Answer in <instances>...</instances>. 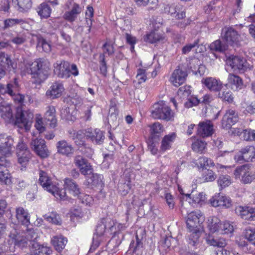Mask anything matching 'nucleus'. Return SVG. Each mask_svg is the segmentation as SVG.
<instances>
[{
  "label": "nucleus",
  "instance_id": "f257e3e1",
  "mask_svg": "<svg viewBox=\"0 0 255 255\" xmlns=\"http://www.w3.org/2000/svg\"><path fill=\"white\" fill-rule=\"evenodd\" d=\"M50 64L43 59H37L30 66L29 71L36 84H40L48 77Z\"/></svg>",
  "mask_w": 255,
  "mask_h": 255
},
{
  "label": "nucleus",
  "instance_id": "f03ea898",
  "mask_svg": "<svg viewBox=\"0 0 255 255\" xmlns=\"http://www.w3.org/2000/svg\"><path fill=\"white\" fill-rule=\"evenodd\" d=\"M205 217L199 211L191 212L187 215L186 224L189 231L192 233L190 238L194 242L200 237Z\"/></svg>",
  "mask_w": 255,
  "mask_h": 255
},
{
  "label": "nucleus",
  "instance_id": "7ed1b4c3",
  "mask_svg": "<svg viewBox=\"0 0 255 255\" xmlns=\"http://www.w3.org/2000/svg\"><path fill=\"white\" fill-rule=\"evenodd\" d=\"M39 183L44 190L51 193L55 198L60 200H69L66 194V191L63 189H59L52 184L51 178L47 173L43 171H39Z\"/></svg>",
  "mask_w": 255,
  "mask_h": 255
},
{
  "label": "nucleus",
  "instance_id": "20e7f679",
  "mask_svg": "<svg viewBox=\"0 0 255 255\" xmlns=\"http://www.w3.org/2000/svg\"><path fill=\"white\" fill-rule=\"evenodd\" d=\"M150 113L153 118L166 122L173 120L174 118L173 112L163 101L155 103L150 108Z\"/></svg>",
  "mask_w": 255,
  "mask_h": 255
},
{
  "label": "nucleus",
  "instance_id": "39448f33",
  "mask_svg": "<svg viewBox=\"0 0 255 255\" xmlns=\"http://www.w3.org/2000/svg\"><path fill=\"white\" fill-rule=\"evenodd\" d=\"M236 179H240L241 182L244 184L251 183L255 179V174L250 171L248 164L237 167L234 172Z\"/></svg>",
  "mask_w": 255,
  "mask_h": 255
},
{
  "label": "nucleus",
  "instance_id": "423d86ee",
  "mask_svg": "<svg viewBox=\"0 0 255 255\" xmlns=\"http://www.w3.org/2000/svg\"><path fill=\"white\" fill-rule=\"evenodd\" d=\"M30 147L32 150L41 158H45L49 155V151L46 144V142L41 138L32 139L30 142Z\"/></svg>",
  "mask_w": 255,
  "mask_h": 255
},
{
  "label": "nucleus",
  "instance_id": "0eeeda50",
  "mask_svg": "<svg viewBox=\"0 0 255 255\" xmlns=\"http://www.w3.org/2000/svg\"><path fill=\"white\" fill-rule=\"evenodd\" d=\"M33 119V114L29 110H21L17 112L15 117V124L19 127H24L25 130H29Z\"/></svg>",
  "mask_w": 255,
  "mask_h": 255
},
{
  "label": "nucleus",
  "instance_id": "6e6552de",
  "mask_svg": "<svg viewBox=\"0 0 255 255\" xmlns=\"http://www.w3.org/2000/svg\"><path fill=\"white\" fill-rule=\"evenodd\" d=\"M226 62L234 71L244 72L248 67L246 60L240 56L231 55L227 59Z\"/></svg>",
  "mask_w": 255,
  "mask_h": 255
},
{
  "label": "nucleus",
  "instance_id": "1a4fd4ad",
  "mask_svg": "<svg viewBox=\"0 0 255 255\" xmlns=\"http://www.w3.org/2000/svg\"><path fill=\"white\" fill-rule=\"evenodd\" d=\"M145 236L144 230L139 229L136 233V242L132 241L129 245L128 252L135 255H141L143 253V246L142 240Z\"/></svg>",
  "mask_w": 255,
  "mask_h": 255
},
{
  "label": "nucleus",
  "instance_id": "9d476101",
  "mask_svg": "<svg viewBox=\"0 0 255 255\" xmlns=\"http://www.w3.org/2000/svg\"><path fill=\"white\" fill-rule=\"evenodd\" d=\"M54 73L60 78L67 79L70 76V64L66 61H61L54 64Z\"/></svg>",
  "mask_w": 255,
  "mask_h": 255
},
{
  "label": "nucleus",
  "instance_id": "9b49d317",
  "mask_svg": "<svg viewBox=\"0 0 255 255\" xmlns=\"http://www.w3.org/2000/svg\"><path fill=\"white\" fill-rule=\"evenodd\" d=\"M223 38L228 44L238 45L240 42V35L232 27H225L223 30Z\"/></svg>",
  "mask_w": 255,
  "mask_h": 255
},
{
  "label": "nucleus",
  "instance_id": "f8f14e48",
  "mask_svg": "<svg viewBox=\"0 0 255 255\" xmlns=\"http://www.w3.org/2000/svg\"><path fill=\"white\" fill-rule=\"evenodd\" d=\"M13 140L10 136L4 133L0 134V153L5 156L11 154Z\"/></svg>",
  "mask_w": 255,
  "mask_h": 255
},
{
  "label": "nucleus",
  "instance_id": "ddd939ff",
  "mask_svg": "<svg viewBox=\"0 0 255 255\" xmlns=\"http://www.w3.org/2000/svg\"><path fill=\"white\" fill-rule=\"evenodd\" d=\"M115 225L114 221L112 220L111 219L109 218H103L97 225L94 235L102 237L107 229H109L111 232L116 233V231H114Z\"/></svg>",
  "mask_w": 255,
  "mask_h": 255
},
{
  "label": "nucleus",
  "instance_id": "4468645a",
  "mask_svg": "<svg viewBox=\"0 0 255 255\" xmlns=\"http://www.w3.org/2000/svg\"><path fill=\"white\" fill-rule=\"evenodd\" d=\"M239 120L238 113L233 109L226 111L222 119V127L225 128H230L231 127L236 123Z\"/></svg>",
  "mask_w": 255,
  "mask_h": 255
},
{
  "label": "nucleus",
  "instance_id": "2eb2a0df",
  "mask_svg": "<svg viewBox=\"0 0 255 255\" xmlns=\"http://www.w3.org/2000/svg\"><path fill=\"white\" fill-rule=\"evenodd\" d=\"M9 237L10 239L11 243H13L14 246L23 249L25 248L28 245V241L25 238L22 233H18L15 229H13L10 232Z\"/></svg>",
  "mask_w": 255,
  "mask_h": 255
},
{
  "label": "nucleus",
  "instance_id": "dca6fc26",
  "mask_svg": "<svg viewBox=\"0 0 255 255\" xmlns=\"http://www.w3.org/2000/svg\"><path fill=\"white\" fill-rule=\"evenodd\" d=\"M198 134L203 137L211 136L214 133L213 125L210 121L201 122L198 124Z\"/></svg>",
  "mask_w": 255,
  "mask_h": 255
},
{
  "label": "nucleus",
  "instance_id": "f3484780",
  "mask_svg": "<svg viewBox=\"0 0 255 255\" xmlns=\"http://www.w3.org/2000/svg\"><path fill=\"white\" fill-rule=\"evenodd\" d=\"M85 135L87 138L96 144H102L105 139L104 132L98 128L88 129L85 131Z\"/></svg>",
  "mask_w": 255,
  "mask_h": 255
},
{
  "label": "nucleus",
  "instance_id": "a211bd4d",
  "mask_svg": "<svg viewBox=\"0 0 255 255\" xmlns=\"http://www.w3.org/2000/svg\"><path fill=\"white\" fill-rule=\"evenodd\" d=\"M236 213L242 219L249 221L255 220V209L249 207L239 206L235 210Z\"/></svg>",
  "mask_w": 255,
  "mask_h": 255
},
{
  "label": "nucleus",
  "instance_id": "6ab92c4d",
  "mask_svg": "<svg viewBox=\"0 0 255 255\" xmlns=\"http://www.w3.org/2000/svg\"><path fill=\"white\" fill-rule=\"evenodd\" d=\"M187 76L186 71L177 68L172 73L170 81L174 86L178 87L185 82Z\"/></svg>",
  "mask_w": 255,
  "mask_h": 255
},
{
  "label": "nucleus",
  "instance_id": "aec40b11",
  "mask_svg": "<svg viewBox=\"0 0 255 255\" xmlns=\"http://www.w3.org/2000/svg\"><path fill=\"white\" fill-rule=\"evenodd\" d=\"M202 83L209 90L214 92H219L223 88L222 82L214 78L207 77L202 80Z\"/></svg>",
  "mask_w": 255,
  "mask_h": 255
},
{
  "label": "nucleus",
  "instance_id": "412c9836",
  "mask_svg": "<svg viewBox=\"0 0 255 255\" xmlns=\"http://www.w3.org/2000/svg\"><path fill=\"white\" fill-rule=\"evenodd\" d=\"M64 90L63 85L60 82H54L50 89L46 92V95L50 98L54 99L60 97Z\"/></svg>",
  "mask_w": 255,
  "mask_h": 255
},
{
  "label": "nucleus",
  "instance_id": "4be33fe9",
  "mask_svg": "<svg viewBox=\"0 0 255 255\" xmlns=\"http://www.w3.org/2000/svg\"><path fill=\"white\" fill-rule=\"evenodd\" d=\"M4 163H2L3 160L0 159L1 163H0V182L4 183V184L8 185L11 183V175L6 169V167L8 166L9 162L5 159Z\"/></svg>",
  "mask_w": 255,
  "mask_h": 255
},
{
  "label": "nucleus",
  "instance_id": "5701e85b",
  "mask_svg": "<svg viewBox=\"0 0 255 255\" xmlns=\"http://www.w3.org/2000/svg\"><path fill=\"white\" fill-rule=\"evenodd\" d=\"M245 236L249 242L247 245L249 253L255 255V228H248L245 231Z\"/></svg>",
  "mask_w": 255,
  "mask_h": 255
},
{
  "label": "nucleus",
  "instance_id": "b1692460",
  "mask_svg": "<svg viewBox=\"0 0 255 255\" xmlns=\"http://www.w3.org/2000/svg\"><path fill=\"white\" fill-rule=\"evenodd\" d=\"M57 152L68 156L73 153L74 148L72 145L65 140H60L56 143Z\"/></svg>",
  "mask_w": 255,
  "mask_h": 255
},
{
  "label": "nucleus",
  "instance_id": "393cba45",
  "mask_svg": "<svg viewBox=\"0 0 255 255\" xmlns=\"http://www.w3.org/2000/svg\"><path fill=\"white\" fill-rule=\"evenodd\" d=\"M16 218L22 225L27 226L30 224V216L26 210L23 207L16 209Z\"/></svg>",
  "mask_w": 255,
  "mask_h": 255
},
{
  "label": "nucleus",
  "instance_id": "a878e982",
  "mask_svg": "<svg viewBox=\"0 0 255 255\" xmlns=\"http://www.w3.org/2000/svg\"><path fill=\"white\" fill-rule=\"evenodd\" d=\"M241 155L238 156L237 160L241 159L249 162L255 157V148L252 146H248L241 150Z\"/></svg>",
  "mask_w": 255,
  "mask_h": 255
},
{
  "label": "nucleus",
  "instance_id": "bb28decb",
  "mask_svg": "<svg viewBox=\"0 0 255 255\" xmlns=\"http://www.w3.org/2000/svg\"><path fill=\"white\" fill-rule=\"evenodd\" d=\"M102 179L103 176L101 175L94 174L92 172L91 175L87 176V185L91 188L94 187H100L102 188L104 185Z\"/></svg>",
  "mask_w": 255,
  "mask_h": 255
},
{
  "label": "nucleus",
  "instance_id": "cd10ccee",
  "mask_svg": "<svg viewBox=\"0 0 255 255\" xmlns=\"http://www.w3.org/2000/svg\"><path fill=\"white\" fill-rule=\"evenodd\" d=\"M149 127L150 128V136L149 139L154 141H159L160 134L163 131L162 125L158 122H156L150 125Z\"/></svg>",
  "mask_w": 255,
  "mask_h": 255
},
{
  "label": "nucleus",
  "instance_id": "c85d7f7f",
  "mask_svg": "<svg viewBox=\"0 0 255 255\" xmlns=\"http://www.w3.org/2000/svg\"><path fill=\"white\" fill-rule=\"evenodd\" d=\"M55 109L53 106H49L46 108V111L44 115L45 120L50 122L49 126L51 128H54L57 125V119L55 117Z\"/></svg>",
  "mask_w": 255,
  "mask_h": 255
},
{
  "label": "nucleus",
  "instance_id": "c756f323",
  "mask_svg": "<svg viewBox=\"0 0 255 255\" xmlns=\"http://www.w3.org/2000/svg\"><path fill=\"white\" fill-rule=\"evenodd\" d=\"M31 255H50L52 250L48 247L41 246L37 243H34L32 244Z\"/></svg>",
  "mask_w": 255,
  "mask_h": 255
},
{
  "label": "nucleus",
  "instance_id": "7c9ffc66",
  "mask_svg": "<svg viewBox=\"0 0 255 255\" xmlns=\"http://www.w3.org/2000/svg\"><path fill=\"white\" fill-rule=\"evenodd\" d=\"M81 12V8L79 4L74 3L72 9L65 13L64 18L69 21L73 22Z\"/></svg>",
  "mask_w": 255,
  "mask_h": 255
},
{
  "label": "nucleus",
  "instance_id": "2f4dec72",
  "mask_svg": "<svg viewBox=\"0 0 255 255\" xmlns=\"http://www.w3.org/2000/svg\"><path fill=\"white\" fill-rule=\"evenodd\" d=\"M175 137L176 134L175 133H171V134L164 136L161 141L160 150L162 152H164L170 149Z\"/></svg>",
  "mask_w": 255,
  "mask_h": 255
},
{
  "label": "nucleus",
  "instance_id": "473e14b6",
  "mask_svg": "<svg viewBox=\"0 0 255 255\" xmlns=\"http://www.w3.org/2000/svg\"><path fill=\"white\" fill-rule=\"evenodd\" d=\"M125 181H121L118 184V190L123 195H127L131 188V181L128 176L125 175Z\"/></svg>",
  "mask_w": 255,
  "mask_h": 255
},
{
  "label": "nucleus",
  "instance_id": "72a5a7b5",
  "mask_svg": "<svg viewBox=\"0 0 255 255\" xmlns=\"http://www.w3.org/2000/svg\"><path fill=\"white\" fill-rule=\"evenodd\" d=\"M228 83L232 86V89L236 90L241 89L243 87L242 79L238 76L230 74L228 77Z\"/></svg>",
  "mask_w": 255,
  "mask_h": 255
},
{
  "label": "nucleus",
  "instance_id": "f704fd0d",
  "mask_svg": "<svg viewBox=\"0 0 255 255\" xmlns=\"http://www.w3.org/2000/svg\"><path fill=\"white\" fill-rule=\"evenodd\" d=\"M51 242L55 250L60 252L64 249L67 240L62 236H55L53 238Z\"/></svg>",
  "mask_w": 255,
  "mask_h": 255
},
{
  "label": "nucleus",
  "instance_id": "c9c22d12",
  "mask_svg": "<svg viewBox=\"0 0 255 255\" xmlns=\"http://www.w3.org/2000/svg\"><path fill=\"white\" fill-rule=\"evenodd\" d=\"M64 188L72 192L74 196L79 195L80 194V189L78 185L73 180L70 178H66L64 180Z\"/></svg>",
  "mask_w": 255,
  "mask_h": 255
},
{
  "label": "nucleus",
  "instance_id": "e433bc0d",
  "mask_svg": "<svg viewBox=\"0 0 255 255\" xmlns=\"http://www.w3.org/2000/svg\"><path fill=\"white\" fill-rule=\"evenodd\" d=\"M221 226L222 223L217 217H214L208 220V228L210 232L212 233L215 232L220 233Z\"/></svg>",
  "mask_w": 255,
  "mask_h": 255
},
{
  "label": "nucleus",
  "instance_id": "4c0bfd02",
  "mask_svg": "<svg viewBox=\"0 0 255 255\" xmlns=\"http://www.w3.org/2000/svg\"><path fill=\"white\" fill-rule=\"evenodd\" d=\"M0 116L6 122H9L10 121V120L13 118V114L10 106H0Z\"/></svg>",
  "mask_w": 255,
  "mask_h": 255
},
{
  "label": "nucleus",
  "instance_id": "58836bf2",
  "mask_svg": "<svg viewBox=\"0 0 255 255\" xmlns=\"http://www.w3.org/2000/svg\"><path fill=\"white\" fill-rule=\"evenodd\" d=\"M51 9L46 3L40 4L37 8V12L41 18H47L51 13Z\"/></svg>",
  "mask_w": 255,
  "mask_h": 255
},
{
  "label": "nucleus",
  "instance_id": "ea45409f",
  "mask_svg": "<svg viewBox=\"0 0 255 255\" xmlns=\"http://www.w3.org/2000/svg\"><path fill=\"white\" fill-rule=\"evenodd\" d=\"M12 1L17 2V10L20 12L27 11L32 6L31 0H12Z\"/></svg>",
  "mask_w": 255,
  "mask_h": 255
},
{
  "label": "nucleus",
  "instance_id": "a19ab883",
  "mask_svg": "<svg viewBox=\"0 0 255 255\" xmlns=\"http://www.w3.org/2000/svg\"><path fill=\"white\" fill-rule=\"evenodd\" d=\"M206 240L208 244H209L210 246H213L214 247L223 248L226 245V243L224 239H217L210 235H209L206 238Z\"/></svg>",
  "mask_w": 255,
  "mask_h": 255
},
{
  "label": "nucleus",
  "instance_id": "79ce46f5",
  "mask_svg": "<svg viewBox=\"0 0 255 255\" xmlns=\"http://www.w3.org/2000/svg\"><path fill=\"white\" fill-rule=\"evenodd\" d=\"M13 63L10 57L4 52H0V65L5 68L13 67Z\"/></svg>",
  "mask_w": 255,
  "mask_h": 255
},
{
  "label": "nucleus",
  "instance_id": "37998d69",
  "mask_svg": "<svg viewBox=\"0 0 255 255\" xmlns=\"http://www.w3.org/2000/svg\"><path fill=\"white\" fill-rule=\"evenodd\" d=\"M25 238L30 243L32 247V244L34 243H37L36 240L38 237L37 234L33 229H27L25 232H22Z\"/></svg>",
  "mask_w": 255,
  "mask_h": 255
},
{
  "label": "nucleus",
  "instance_id": "c03bdc74",
  "mask_svg": "<svg viewBox=\"0 0 255 255\" xmlns=\"http://www.w3.org/2000/svg\"><path fill=\"white\" fill-rule=\"evenodd\" d=\"M24 23V21L22 19L18 18H7L3 21L4 30L15 26L17 25H21Z\"/></svg>",
  "mask_w": 255,
  "mask_h": 255
},
{
  "label": "nucleus",
  "instance_id": "a18cd8bd",
  "mask_svg": "<svg viewBox=\"0 0 255 255\" xmlns=\"http://www.w3.org/2000/svg\"><path fill=\"white\" fill-rule=\"evenodd\" d=\"M18 158V162L22 166H25L31 158V153L29 150L25 152H18L16 153Z\"/></svg>",
  "mask_w": 255,
  "mask_h": 255
},
{
  "label": "nucleus",
  "instance_id": "49530a36",
  "mask_svg": "<svg viewBox=\"0 0 255 255\" xmlns=\"http://www.w3.org/2000/svg\"><path fill=\"white\" fill-rule=\"evenodd\" d=\"M196 165L202 169L206 168L207 166H214L215 165L213 161L208 157L202 156L200 157L197 162Z\"/></svg>",
  "mask_w": 255,
  "mask_h": 255
},
{
  "label": "nucleus",
  "instance_id": "de8ad7c7",
  "mask_svg": "<svg viewBox=\"0 0 255 255\" xmlns=\"http://www.w3.org/2000/svg\"><path fill=\"white\" fill-rule=\"evenodd\" d=\"M37 46L41 47L44 52L48 53L51 51V47L50 44L41 36H37Z\"/></svg>",
  "mask_w": 255,
  "mask_h": 255
},
{
  "label": "nucleus",
  "instance_id": "09e8293b",
  "mask_svg": "<svg viewBox=\"0 0 255 255\" xmlns=\"http://www.w3.org/2000/svg\"><path fill=\"white\" fill-rule=\"evenodd\" d=\"M162 39L161 35L158 33L153 31L149 34H146L144 37V40L146 42H148L151 43H155L160 41Z\"/></svg>",
  "mask_w": 255,
  "mask_h": 255
},
{
  "label": "nucleus",
  "instance_id": "8fccbe9b",
  "mask_svg": "<svg viewBox=\"0 0 255 255\" xmlns=\"http://www.w3.org/2000/svg\"><path fill=\"white\" fill-rule=\"evenodd\" d=\"M218 184L222 188L229 186L232 183L231 178L228 175H221L217 180Z\"/></svg>",
  "mask_w": 255,
  "mask_h": 255
},
{
  "label": "nucleus",
  "instance_id": "3c124183",
  "mask_svg": "<svg viewBox=\"0 0 255 255\" xmlns=\"http://www.w3.org/2000/svg\"><path fill=\"white\" fill-rule=\"evenodd\" d=\"M44 217L47 221L54 224L60 225L61 224L62 221L59 215L55 212H51L49 215H45Z\"/></svg>",
  "mask_w": 255,
  "mask_h": 255
},
{
  "label": "nucleus",
  "instance_id": "603ef678",
  "mask_svg": "<svg viewBox=\"0 0 255 255\" xmlns=\"http://www.w3.org/2000/svg\"><path fill=\"white\" fill-rule=\"evenodd\" d=\"M227 47V45L222 43L220 40L215 41L210 45L211 50L219 52L224 51L226 50Z\"/></svg>",
  "mask_w": 255,
  "mask_h": 255
},
{
  "label": "nucleus",
  "instance_id": "864d4df0",
  "mask_svg": "<svg viewBox=\"0 0 255 255\" xmlns=\"http://www.w3.org/2000/svg\"><path fill=\"white\" fill-rule=\"evenodd\" d=\"M206 143L201 140H197L192 144V149L198 153H202L205 150Z\"/></svg>",
  "mask_w": 255,
  "mask_h": 255
},
{
  "label": "nucleus",
  "instance_id": "5fc2aeb1",
  "mask_svg": "<svg viewBox=\"0 0 255 255\" xmlns=\"http://www.w3.org/2000/svg\"><path fill=\"white\" fill-rule=\"evenodd\" d=\"M218 95L219 98L229 103L233 101L234 97L232 92L229 90L223 91L222 92L219 91Z\"/></svg>",
  "mask_w": 255,
  "mask_h": 255
},
{
  "label": "nucleus",
  "instance_id": "6e6d98bb",
  "mask_svg": "<svg viewBox=\"0 0 255 255\" xmlns=\"http://www.w3.org/2000/svg\"><path fill=\"white\" fill-rule=\"evenodd\" d=\"M100 70L101 73L106 76L107 72V66L105 61V56L104 53L100 54L99 56Z\"/></svg>",
  "mask_w": 255,
  "mask_h": 255
},
{
  "label": "nucleus",
  "instance_id": "4d7b16f0",
  "mask_svg": "<svg viewBox=\"0 0 255 255\" xmlns=\"http://www.w3.org/2000/svg\"><path fill=\"white\" fill-rule=\"evenodd\" d=\"M223 198V195L220 193L215 195L210 200V203L213 207H221Z\"/></svg>",
  "mask_w": 255,
  "mask_h": 255
},
{
  "label": "nucleus",
  "instance_id": "13d9d810",
  "mask_svg": "<svg viewBox=\"0 0 255 255\" xmlns=\"http://www.w3.org/2000/svg\"><path fill=\"white\" fill-rule=\"evenodd\" d=\"M77 196L82 203L89 206L92 205L93 199L91 196L80 193Z\"/></svg>",
  "mask_w": 255,
  "mask_h": 255
},
{
  "label": "nucleus",
  "instance_id": "bf43d9fd",
  "mask_svg": "<svg viewBox=\"0 0 255 255\" xmlns=\"http://www.w3.org/2000/svg\"><path fill=\"white\" fill-rule=\"evenodd\" d=\"M255 130L244 129L241 138L246 141L253 140L255 139Z\"/></svg>",
  "mask_w": 255,
  "mask_h": 255
},
{
  "label": "nucleus",
  "instance_id": "052dcab7",
  "mask_svg": "<svg viewBox=\"0 0 255 255\" xmlns=\"http://www.w3.org/2000/svg\"><path fill=\"white\" fill-rule=\"evenodd\" d=\"M137 5L139 6L150 5L151 8L156 6L158 0H134Z\"/></svg>",
  "mask_w": 255,
  "mask_h": 255
},
{
  "label": "nucleus",
  "instance_id": "680f3d73",
  "mask_svg": "<svg viewBox=\"0 0 255 255\" xmlns=\"http://www.w3.org/2000/svg\"><path fill=\"white\" fill-rule=\"evenodd\" d=\"M233 231V225L230 224L229 222H225L224 223H222L220 231L221 234L231 233Z\"/></svg>",
  "mask_w": 255,
  "mask_h": 255
},
{
  "label": "nucleus",
  "instance_id": "e2e57ef3",
  "mask_svg": "<svg viewBox=\"0 0 255 255\" xmlns=\"http://www.w3.org/2000/svg\"><path fill=\"white\" fill-rule=\"evenodd\" d=\"M203 176L205 181L207 182L213 181L216 178V175L211 170H207L203 173Z\"/></svg>",
  "mask_w": 255,
  "mask_h": 255
},
{
  "label": "nucleus",
  "instance_id": "0e129e2a",
  "mask_svg": "<svg viewBox=\"0 0 255 255\" xmlns=\"http://www.w3.org/2000/svg\"><path fill=\"white\" fill-rule=\"evenodd\" d=\"M187 196L190 197V198H192L193 201L195 203L201 204L206 199L205 194L203 192L199 193L196 196L191 194H187Z\"/></svg>",
  "mask_w": 255,
  "mask_h": 255
},
{
  "label": "nucleus",
  "instance_id": "69168bd1",
  "mask_svg": "<svg viewBox=\"0 0 255 255\" xmlns=\"http://www.w3.org/2000/svg\"><path fill=\"white\" fill-rule=\"evenodd\" d=\"M80 171L81 174L85 176H88L91 175L93 172V169L90 163L88 162L81 168Z\"/></svg>",
  "mask_w": 255,
  "mask_h": 255
},
{
  "label": "nucleus",
  "instance_id": "338daca9",
  "mask_svg": "<svg viewBox=\"0 0 255 255\" xmlns=\"http://www.w3.org/2000/svg\"><path fill=\"white\" fill-rule=\"evenodd\" d=\"M199 43V40H195L193 43L186 44L184 46L182 49V53L186 54L188 53L193 48L198 46Z\"/></svg>",
  "mask_w": 255,
  "mask_h": 255
},
{
  "label": "nucleus",
  "instance_id": "774afa93",
  "mask_svg": "<svg viewBox=\"0 0 255 255\" xmlns=\"http://www.w3.org/2000/svg\"><path fill=\"white\" fill-rule=\"evenodd\" d=\"M136 78L139 84L144 82L146 80L145 70L143 69H138L136 75Z\"/></svg>",
  "mask_w": 255,
  "mask_h": 255
}]
</instances>
